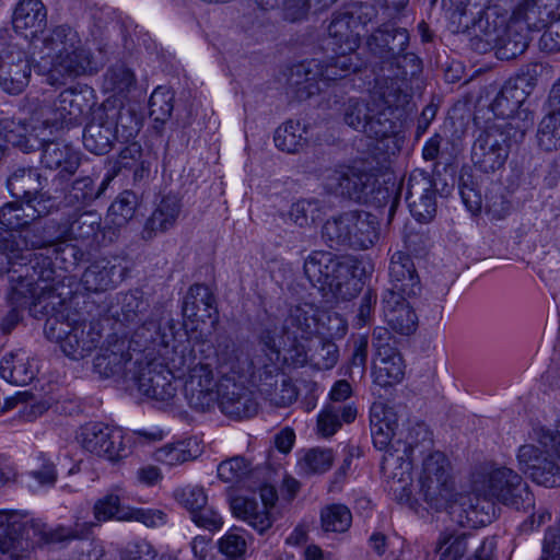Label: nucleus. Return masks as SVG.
I'll use <instances>...</instances> for the list:
<instances>
[{"label":"nucleus","instance_id":"nucleus-64","mask_svg":"<svg viewBox=\"0 0 560 560\" xmlns=\"http://www.w3.org/2000/svg\"><path fill=\"white\" fill-rule=\"evenodd\" d=\"M174 109V93L164 86H158L149 100V115L155 121L165 124Z\"/></svg>","mask_w":560,"mask_h":560},{"label":"nucleus","instance_id":"nucleus-6","mask_svg":"<svg viewBox=\"0 0 560 560\" xmlns=\"http://www.w3.org/2000/svg\"><path fill=\"white\" fill-rule=\"evenodd\" d=\"M62 221L33 222L24 231L13 233L0 228V272L14 259L28 261L38 257L32 249L54 247L65 238Z\"/></svg>","mask_w":560,"mask_h":560},{"label":"nucleus","instance_id":"nucleus-10","mask_svg":"<svg viewBox=\"0 0 560 560\" xmlns=\"http://www.w3.org/2000/svg\"><path fill=\"white\" fill-rule=\"evenodd\" d=\"M409 33L406 28L397 27L394 24L385 23L377 27L366 38V48L371 55L372 69L398 67L407 65L406 57L416 56L407 52L409 45Z\"/></svg>","mask_w":560,"mask_h":560},{"label":"nucleus","instance_id":"nucleus-58","mask_svg":"<svg viewBox=\"0 0 560 560\" xmlns=\"http://www.w3.org/2000/svg\"><path fill=\"white\" fill-rule=\"evenodd\" d=\"M491 497L480 498L478 494L468 499V508H463L462 511L466 514L465 521L458 520L462 526L475 527L479 525H486L491 523L495 515L494 501Z\"/></svg>","mask_w":560,"mask_h":560},{"label":"nucleus","instance_id":"nucleus-62","mask_svg":"<svg viewBox=\"0 0 560 560\" xmlns=\"http://www.w3.org/2000/svg\"><path fill=\"white\" fill-rule=\"evenodd\" d=\"M136 75L131 69L124 63H116L109 67L104 75V86L115 94L128 93L136 85Z\"/></svg>","mask_w":560,"mask_h":560},{"label":"nucleus","instance_id":"nucleus-30","mask_svg":"<svg viewBox=\"0 0 560 560\" xmlns=\"http://www.w3.org/2000/svg\"><path fill=\"white\" fill-rule=\"evenodd\" d=\"M43 202H28L22 199H15L4 203L0 208V223L8 231L19 233L24 231L31 223L37 219L50 213L54 207L48 206V200L40 199Z\"/></svg>","mask_w":560,"mask_h":560},{"label":"nucleus","instance_id":"nucleus-47","mask_svg":"<svg viewBox=\"0 0 560 560\" xmlns=\"http://www.w3.org/2000/svg\"><path fill=\"white\" fill-rule=\"evenodd\" d=\"M118 305L120 311L116 312L117 320L126 326L136 325L142 323L143 326L148 322H154L155 319H148L147 312L149 310V301L144 299L143 292L140 290H133L126 293H119L117 296Z\"/></svg>","mask_w":560,"mask_h":560},{"label":"nucleus","instance_id":"nucleus-2","mask_svg":"<svg viewBox=\"0 0 560 560\" xmlns=\"http://www.w3.org/2000/svg\"><path fill=\"white\" fill-rule=\"evenodd\" d=\"M140 129L141 118L131 106L106 101L92 110L82 141L89 152L103 155L114 148L115 142L133 140Z\"/></svg>","mask_w":560,"mask_h":560},{"label":"nucleus","instance_id":"nucleus-14","mask_svg":"<svg viewBox=\"0 0 560 560\" xmlns=\"http://www.w3.org/2000/svg\"><path fill=\"white\" fill-rule=\"evenodd\" d=\"M77 440L86 452L112 463L119 462L129 453L122 431L103 422L85 423L79 429Z\"/></svg>","mask_w":560,"mask_h":560},{"label":"nucleus","instance_id":"nucleus-43","mask_svg":"<svg viewBox=\"0 0 560 560\" xmlns=\"http://www.w3.org/2000/svg\"><path fill=\"white\" fill-rule=\"evenodd\" d=\"M35 375L36 369L23 349L7 353L0 361V376L10 384L25 386L35 378Z\"/></svg>","mask_w":560,"mask_h":560},{"label":"nucleus","instance_id":"nucleus-40","mask_svg":"<svg viewBox=\"0 0 560 560\" xmlns=\"http://www.w3.org/2000/svg\"><path fill=\"white\" fill-rule=\"evenodd\" d=\"M411 296L384 293L383 312L390 328L401 335H410L416 330L418 317L408 302Z\"/></svg>","mask_w":560,"mask_h":560},{"label":"nucleus","instance_id":"nucleus-27","mask_svg":"<svg viewBox=\"0 0 560 560\" xmlns=\"http://www.w3.org/2000/svg\"><path fill=\"white\" fill-rule=\"evenodd\" d=\"M217 402L224 415L235 419L250 418L258 411L253 392L230 376L222 377Z\"/></svg>","mask_w":560,"mask_h":560},{"label":"nucleus","instance_id":"nucleus-26","mask_svg":"<svg viewBox=\"0 0 560 560\" xmlns=\"http://www.w3.org/2000/svg\"><path fill=\"white\" fill-rule=\"evenodd\" d=\"M560 19V0H521L514 8L511 20L522 28L540 32Z\"/></svg>","mask_w":560,"mask_h":560},{"label":"nucleus","instance_id":"nucleus-41","mask_svg":"<svg viewBox=\"0 0 560 560\" xmlns=\"http://www.w3.org/2000/svg\"><path fill=\"white\" fill-rule=\"evenodd\" d=\"M182 211L180 199L176 195H166L158 203L155 210L147 219L141 237L144 241L154 238L158 233H164L174 228Z\"/></svg>","mask_w":560,"mask_h":560},{"label":"nucleus","instance_id":"nucleus-46","mask_svg":"<svg viewBox=\"0 0 560 560\" xmlns=\"http://www.w3.org/2000/svg\"><path fill=\"white\" fill-rule=\"evenodd\" d=\"M352 221L349 249H368L378 240L376 217L365 211H349Z\"/></svg>","mask_w":560,"mask_h":560},{"label":"nucleus","instance_id":"nucleus-56","mask_svg":"<svg viewBox=\"0 0 560 560\" xmlns=\"http://www.w3.org/2000/svg\"><path fill=\"white\" fill-rule=\"evenodd\" d=\"M357 417V409L351 405H328L318 416V432L324 436L334 435L342 422L350 423Z\"/></svg>","mask_w":560,"mask_h":560},{"label":"nucleus","instance_id":"nucleus-44","mask_svg":"<svg viewBox=\"0 0 560 560\" xmlns=\"http://www.w3.org/2000/svg\"><path fill=\"white\" fill-rule=\"evenodd\" d=\"M61 221L66 240L93 242L102 228V218L96 211L73 212Z\"/></svg>","mask_w":560,"mask_h":560},{"label":"nucleus","instance_id":"nucleus-51","mask_svg":"<svg viewBox=\"0 0 560 560\" xmlns=\"http://www.w3.org/2000/svg\"><path fill=\"white\" fill-rule=\"evenodd\" d=\"M376 110H372L369 119L366 120V127L363 128V133L369 138L383 140L395 136L400 128L399 118L395 115V112L374 105Z\"/></svg>","mask_w":560,"mask_h":560},{"label":"nucleus","instance_id":"nucleus-33","mask_svg":"<svg viewBox=\"0 0 560 560\" xmlns=\"http://www.w3.org/2000/svg\"><path fill=\"white\" fill-rule=\"evenodd\" d=\"M182 312L190 320H210L212 325L219 318L215 296L203 283H194L189 287L183 300Z\"/></svg>","mask_w":560,"mask_h":560},{"label":"nucleus","instance_id":"nucleus-53","mask_svg":"<svg viewBox=\"0 0 560 560\" xmlns=\"http://www.w3.org/2000/svg\"><path fill=\"white\" fill-rule=\"evenodd\" d=\"M419 493L431 509L436 511L445 508L454 494V481L452 476L440 479L419 480Z\"/></svg>","mask_w":560,"mask_h":560},{"label":"nucleus","instance_id":"nucleus-50","mask_svg":"<svg viewBox=\"0 0 560 560\" xmlns=\"http://www.w3.org/2000/svg\"><path fill=\"white\" fill-rule=\"evenodd\" d=\"M478 541L479 538L472 532H443L436 545L439 560H460L469 547L477 545Z\"/></svg>","mask_w":560,"mask_h":560},{"label":"nucleus","instance_id":"nucleus-45","mask_svg":"<svg viewBox=\"0 0 560 560\" xmlns=\"http://www.w3.org/2000/svg\"><path fill=\"white\" fill-rule=\"evenodd\" d=\"M252 362L253 366L243 374L242 378L248 380L264 397L272 395V388L282 381L280 375H285L277 364L278 360H266L261 355H253Z\"/></svg>","mask_w":560,"mask_h":560},{"label":"nucleus","instance_id":"nucleus-23","mask_svg":"<svg viewBox=\"0 0 560 560\" xmlns=\"http://www.w3.org/2000/svg\"><path fill=\"white\" fill-rule=\"evenodd\" d=\"M46 185L47 178L34 166H14L7 178V188L15 199L28 202H43L40 199H47V205L55 207L54 196L44 190Z\"/></svg>","mask_w":560,"mask_h":560},{"label":"nucleus","instance_id":"nucleus-21","mask_svg":"<svg viewBox=\"0 0 560 560\" xmlns=\"http://www.w3.org/2000/svg\"><path fill=\"white\" fill-rule=\"evenodd\" d=\"M546 452L540 451L533 444L520 446L517 452V463L520 469L527 474L534 482L546 488L560 486V467L547 453L551 451L545 447ZM555 453V451L552 450Z\"/></svg>","mask_w":560,"mask_h":560},{"label":"nucleus","instance_id":"nucleus-32","mask_svg":"<svg viewBox=\"0 0 560 560\" xmlns=\"http://www.w3.org/2000/svg\"><path fill=\"white\" fill-rule=\"evenodd\" d=\"M126 267L114 258H101L92 262L83 272L81 282L90 292L114 289L125 277Z\"/></svg>","mask_w":560,"mask_h":560},{"label":"nucleus","instance_id":"nucleus-36","mask_svg":"<svg viewBox=\"0 0 560 560\" xmlns=\"http://www.w3.org/2000/svg\"><path fill=\"white\" fill-rule=\"evenodd\" d=\"M102 339L101 330L92 323H78L74 322L61 341V350L72 360H81L88 357Z\"/></svg>","mask_w":560,"mask_h":560},{"label":"nucleus","instance_id":"nucleus-15","mask_svg":"<svg viewBox=\"0 0 560 560\" xmlns=\"http://www.w3.org/2000/svg\"><path fill=\"white\" fill-rule=\"evenodd\" d=\"M375 175L365 167L364 163L340 166L331 171L325 182V187L332 194L340 195L358 202H368L374 191Z\"/></svg>","mask_w":560,"mask_h":560},{"label":"nucleus","instance_id":"nucleus-59","mask_svg":"<svg viewBox=\"0 0 560 560\" xmlns=\"http://www.w3.org/2000/svg\"><path fill=\"white\" fill-rule=\"evenodd\" d=\"M310 341L311 366L317 370H330L339 360V349L330 339L315 336Z\"/></svg>","mask_w":560,"mask_h":560},{"label":"nucleus","instance_id":"nucleus-7","mask_svg":"<svg viewBox=\"0 0 560 560\" xmlns=\"http://www.w3.org/2000/svg\"><path fill=\"white\" fill-rule=\"evenodd\" d=\"M407 65L387 68H373L374 84L370 90L373 105L388 108L393 112L404 109L412 98L410 80L421 70V60L418 56L405 58Z\"/></svg>","mask_w":560,"mask_h":560},{"label":"nucleus","instance_id":"nucleus-1","mask_svg":"<svg viewBox=\"0 0 560 560\" xmlns=\"http://www.w3.org/2000/svg\"><path fill=\"white\" fill-rule=\"evenodd\" d=\"M9 273L7 301L10 306L28 310L31 316L40 319L62 304V299L50 284L56 277L50 257H34L28 261L14 259L0 272Z\"/></svg>","mask_w":560,"mask_h":560},{"label":"nucleus","instance_id":"nucleus-5","mask_svg":"<svg viewBox=\"0 0 560 560\" xmlns=\"http://www.w3.org/2000/svg\"><path fill=\"white\" fill-rule=\"evenodd\" d=\"M355 57L331 56L326 61L311 59L292 66L288 73V89L298 101L319 93V80L336 81L357 72Z\"/></svg>","mask_w":560,"mask_h":560},{"label":"nucleus","instance_id":"nucleus-60","mask_svg":"<svg viewBox=\"0 0 560 560\" xmlns=\"http://www.w3.org/2000/svg\"><path fill=\"white\" fill-rule=\"evenodd\" d=\"M320 524L325 532L346 533L352 524V513L345 504H328L320 511Z\"/></svg>","mask_w":560,"mask_h":560},{"label":"nucleus","instance_id":"nucleus-17","mask_svg":"<svg viewBox=\"0 0 560 560\" xmlns=\"http://www.w3.org/2000/svg\"><path fill=\"white\" fill-rule=\"evenodd\" d=\"M131 343H135L133 337L128 340L117 335H109L93 360L94 372L103 378H122L129 385L130 381L127 380L126 374L136 369L130 353Z\"/></svg>","mask_w":560,"mask_h":560},{"label":"nucleus","instance_id":"nucleus-20","mask_svg":"<svg viewBox=\"0 0 560 560\" xmlns=\"http://www.w3.org/2000/svg\"><path fill=\"white\" fill-rule=\"evenodd\" d=\"M406 202L411 215L421 223L430 222L436 213V188L432 177L423 171L410 173L406 184Z\"/></svg>","mask_w":560,"mask_h":560},{"label":"nucleus","instance_id":"nucleus-24","mask_svg":"<svg viewBox=\"0 0 560 560\" xmlns=\"http://www.w3.org/2000/svg\"><path fill=\"white\" fill-rule=\"evenodd\" d=\"M40 163L45 168L58 170L51 183L55 191L63 190V184L78 171L81 159L80 152L69 144L43 139Z\"/></svg>","mask_w":560,"mask_h":560},{"label":"nucleus","instance_id":"nucleus-38","mask_svg":"<svg viewBox=\"0 0 560 560\" xmlns=\"http://www.w3.org/2000/svg\"><path fill=\"white\" fill-rule=\"evenodd\" d=\"M54 72L67 78H78L93 74L97 71V65L90 49L82 46L81 38L73 48H68L65 55L58 56L50 61Z\"/></svg>","mask_w":560,"mask_h":560},{"label":"nucleus","instance_id":"nucleus-37","mask_svg":"<svg viewBox=\"0 0 560 560\" xmlns=\"http://www.w3.org/2000/svg\"><path fill=\"white\" fill-rule=\"evenodd\" d=\"M12 25L16 33L37 37L47 25V9L42 0H20L13 11Z\"/></svg>","mask_w":560,"mask_h":560},{"label":"nucleus","instance_id":"nucleus-52","mask_svg":"<svg viewBox=\"0 0 560 560\" xmlns=\"http://www.w3.org/2000/svg\"><path fill=\"white\" fill-rule=\"evenodd\" d=\"M528 32L529 30L522 28L521 24H514L510 18L505 34L493 48L497 50L498 58L509 60L522 55L528 47Z\"/></svg>","mask_w":560,"mask_h":560},{"label":"nucleus","instance_id":"nucleus-29","mask_svg":"<svg viewBox=\"0 0 560 560\" xmlns=\"http://www.w3.org/2000/svg\"><path fill=\"white\" fill-rule=\"evenodd\" d=\"M390 287L384 293L402 296H417L421 292V281L410 254L396 252L388 266Z\"/></svg>","mask_w":560,"mask_h":560},{"label":"nucleus","instance_id":"nucleus-22","mask_svg":"<svg viewBox=\"0 0 560 560\" xmlns=\"http://www.w3.org/2000/svg\"><path fill=\"white\" fill-rule=\"evenodd\" d=\"M348 267L334 254L325 250L312 252L304 261V273L308 281L320 290L339 291L341 278Z\"/></svg>","mask_w":560,"mask_h":560},{"label":"nucleus","instance_id":"nucleus-54","mask_svg":"<svg viewBox=\"0 0 560 560\" xmlns=\"http://www.w3.org/2000/svg\"><path fill=\"white\" fill-rule=\"evenodd\" d=\"M352 221H349V211L328 219L322 229V237L326 245L332 249H349Z\"/></svg>","mask_w":560,"mask_h":560},{"label":"nucleus","instance_id":"nucleus-9","mask_svg":"<svg viewBox=\"0 0 560 560\" xmlns=\"http://www.w3.org/2000/svg\"><path fill=\"white\" fill-rule=\"evenodd\" d=\"M431 431L425 423L417 422L408 428L404 442L397 441L400 450H395V452L389 450L382 457V470L389 474L393 479L397 478L398 487L394 491L401 490L400 500L406 498L409 501L411 498V457L418 447H422L420 454L431 447Z\"/></svg>","mask_w":560,"mask_h":560},{"label":"nucleus","instance_id":"nucleus-39","mask_svg":"<svg viewBox=\"0 0 560 560\" xmlns=\"http://www.w3.org/2000/svg\"><path fill=\"white\" fill-rule=\"evenodd\" d=\"M214 353L218 366L224 376L232 373L242 378L243 374H246L254 364L253 355L244 353L228 335H218Z\"/></svg>","mask_w":560,"mask_h":560},{"label":"nucleus","instance_id":"nucleus-31","mask_svg":"<svg viewBox=\"0 0 560 560\" xmlns=\"http://www.w3.org/2000/svg\"><path fill=\"white\" fill-rule=\"evenodd\" d=\"M262 506L257 501L247 498H235L231 502V509L233 514L246 522L250 527L257 530L259 534H264L272 525V520L267 506L269 503L272 504L276 492L272 488L265 487L261 489Z\"/></svg>","mask_w":560,"mask_h":560},{"label":"nucleus","instance_id":"nucleus-4","mask_svg":"<svg viewBox=\"0 0 560 560\" xmlns=\"http://www.w3.org/2000/svg\"><path fill=\"white\" fill-rule=\"evenodd\" d=\"M528 124L502 121L481 130L471 148V161L483 173H494L504 167L510 151L520 143Z\"/></svg>","mask_w":560,"mask_h":560},{"label":"nucleus","instance_id":"nucleus-42","mask_svg":"<svg viewBox=\"0 0 560 560\" xmlns=\"http://www.w3.org/2000/svg\"><path fill=\"white\" fill-rule=\"evenodd\" d=\"M117 176V171L113 173H106L101 185L95 186L94 180L90 176L79 177L71 183L69 187H66L67 182L63 184L65 201L69 206H86L100 198L103 191L107 188L109 183ZM58 192V190L56 191Z\"/></svg>","mask_w":560,"mask_h":560},{"label":"nucleus","instance_id":"nucleus-13","mask_svg":"<svg viewBox=\"0 0 560 560\" xmlns=\"http://www.w3.org/2000/svg\"><path fill=\"white\" fill-rule=\"evenodd\" d=\"M486 495L518 511L527 512L535 508L534 494L527 482L515 470L505 466L489 472Z\"/></svg>","mask_w":560,"mask_h":560},{"label":"nucleus","instance_id":"nucleus-49","mask_svg":"<svg viewBox=\"0 0 560 560\" xmlns=\"http://www.w3.org/2000/svg\"><path fill=\"white\" fill-rule=\"evenodd\" d=\"M40 37L42 58L48 57L51 61L58 56L65 55L68 48H73L74 44H79V34L69 25H57L48 32H43Z\"/></svg>","mask_w":560,"mask_h":560},{"label":"nucleus","instance_id":"nucleus-55","mask_svg":"<svg viewBox=\"0 0 560 560\" xmlns=\"http://www.w3.org/2000/svg\"><path fill=\"white\" fill-rule=\"evenodd\" d=\"M306 132V125L300 120L290 119L277 128L273 137L275 144L281 151L296 153L307 143Z\"/></svg>","mask_w":560,"mask_h":560},{"label":"nucleus","instance_id":"nucleus-34","mask_svg":"<svg viewBox=\"0 0 560 560\" xmlns=\"http://www.w3.org/2000/svg\"><path fill=\"white\" fill-rule=\"evenodd\" d=\"M318 326V311L313 305H295L290 307L281 326V334L287 340L308 341L317 335Z\"/></svg>","mask_w":560,"mask_h":560},{"label":"nucleus","instance_id":"nucleus-61","mask_svg":"<svg viewBox=\"0 0 560 560\" xmlns=\"http://www.w3.org/2000/svg\"><path fill=\"white\" fill-rule=\"evenodd\" d=\"M537 139L544 151L560 149V112L550 108L539 124Z\"/></svg>","mask_w":560,"mask_h":560},{"label":"nucleus","instance_id":"nucleus-11","mask_svg":"<svg viewBox=\"0 0 560 560\" xmlns=\"http://www.w3.org/2000/svg\"><path fill=\"white\" fill-rule=\"evenodd\" d=\"M133 365L135 371L126 374L130 381L129 385L136 386L142 395L158 401H170L175 397L177 386L170 375V370L164 368L160 359H149V355H145L144 359L137 358Z\"/></svg>","mask_w":560,"mask_h":560},{"label":"nucleus","instance_id":"nucleus-28","mask_svg":"<svg viewBox=\"0 0 560 560\" xmlns=\"http://www.w3.org/2000/svg\"><path fill=\"white\" fill-rule=\"evenodd\" d=\"M357 25V19L348 10L332 13L328 25L329 42L327 45L335 52V56L355 57L357 71L360 70L362 61L355 51L358 47L357 34L353 27Z\"/></svg>","mask_w":560,"mask_h":560},{"label":"nucleus","instance_id":"nucleus-16","mask_svg":"<svg viewBox=\"0 0 560 560\" xmlns=\"http://www.w3.org/2000/svg\"><path fill=\"white\" fill-rule=\"evenodd\" d=\"M22 515L16 511H0V560H35L34 542L28 534L31 526L27 521H22Z\"/></svg>","mask_w":560,"mask_h":560},{"label":"nucleus","instance_id":"nucleus-18","mask_svg":"<svg viewBox=\"0 0 560 560\" xmlns=\"http://www.w3.org/2000/svg\"><path fill=\"white\" fill-rule=\"evenodd\" d=\"M0 48V86L12 95H18L28 85L32 62L28 55L16 44L9 42Z\"/></svg>","mask_w":560,"mask_h":560},{"label":"nucleus","instance_id":"nucleus-48","mask_svg":"<svg viewBox=\"0 0 560 560\" xmlns=\"http://www.w3.org/2000/svg\"><path fill=\"white\" fill-rule=\"evenodd\" d=\"M0 139L24 153L39 150L43 145V139L35 132V128L22 120L4 121Z\"/></svg>","mask_w":560,"mask_h":560},{"label":"nucleus","instance_id":"nucleus-12","mask_svg":"<svg viewBox=\"0 0 560 560\" xmlns=\"http://www.w3.org/2000/svg\"><path fill=\"white\" fill-rule=\"evenodd\" d=\"M509 20L500 14L497 8H480L474 12L465 8L460 24L472 35L471 47L479 52H487L500 43L501 36L505 34Z\"/></svg>","mask_w":560,"mask_h":560},{"label":"nucleus","instance_id":"nucleus-35","mask_svg":"<svg viewBox=\"0 0 560 560\" xmlns=\"http://www.w3.org/2000/svg\"><path fill=\"white\" fill-rule=\"evenodd\" d=\"M373 362L374 383L388 387L400 383L405 377V362L397 349L389 345L377 343Z\"/></svg>","mask_w":560,"mask_h":560},{"label":"nucleus","instance_id":"nucleus-63","mask_svg":"<svg viewBox=\"0 0 560 560\" xmlns=\"http://www.w3.org/2000/svg\"><path fill=\"white\" fill-rule=\"evenodd\" d=\"M138 206V195L132 190H124L109 207L113 224L122 226L128 223L133 218Z\"/></svg>","mask_w":560,"mask_h":560},{"label":"nucleus","instance_id":"nucleus-8","mask_svg":"<svg viewBox=\"0 0 560 560\" xmlns=\"http://www.w3.org/2000/svg\"><path fill=\"white\" fill-rule=\"evenodd\" d=\"M549 69L540 62L528 63L523 67L517 74L504 82L501 90L490 104V109L503 121L527 122L528 128L532 122L526 119L527 112L521 109V106L534 91L538 80L548 74Z\"/></svg>","mask_w":560,"mask_h":560},{"label":"nucleus","instance_id":"nucleus-57","mask_svg":"<svg viewBox=\"0 0 560 560\" xmlns=\"http://www.w3.org/2000/svg\"><path fill=\"white\" fill-rule=\"evenodd\" d=\"M48 310L50 311L49 314L40 317H46L44 334L47 339L61 346V341L69 334L75 320L70 319L69 310L63 300L61 305H56L54 310L48 307Z\"/></svg>","mask_w":560,"mask_h":560},{"label":"nucleus","instance_id":"nucleus-19","mask_svg":"<svg viewBox=\"0 0 560 560\" xmlns=\"http://www.w3.org/2000/svg\"><path fill=\"white\" fill-rule=\"evenodd\" d=\"M184 389L189 406L195 410L206 411L217 404L221 381L215 380L211 363L199 361L189 369Z\"/></svg>","mask_w":560,"mask_h":560},{"label":"nucleus","instance_id":"nucleus-25","mask_svg":"<svg viewBox=\"0 0 560 560\" xmlns=\"http://www.w3.org/2000/svg\"><path fill=\"white\" fill-rule=\"evenodd\" d=\"M92 108L85 93L74 89L62 91L54 103L52 117L45 120L56 130L70 129L82 124L83 116Z\"/></svg>","mask_w":560,"mask_h":560},{"label":"nucleus","instance_id":"nucleus-3","mask_svg":"<svg viewBox=\"0 0 560 560\" xmlns=\"http://www.w3.org/2000/svg\"><path fill=\"white\" fill-rule=\"evenodd\" d=\"M133 351H156L164 368L170 370V375L175 380L182 377L191 369L194 358L191 351L184 345H177L174 322L167 320L165 325L148 322L139 326L133 332Z\"/></svg>","mask_w":560,"mask_h":560}]
</instances>
